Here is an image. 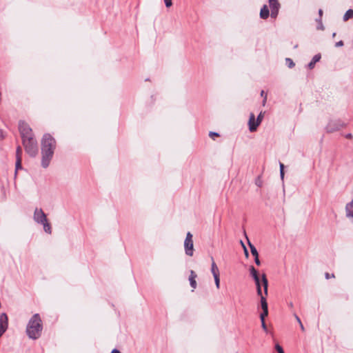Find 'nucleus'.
I'll use <instances>...</instances> for the list:
<instances>
[{
  "mask_svg": "<svg viewBox=\"0 0 353 353\" xmlns=\"http://www.w3.org/2000/svg\"><path fill=\"white\" fill-rule=\"evenodd\" d=\"M249 130L250 132H254L256 130L259 125L255 119V116L253 113H250L249 121H248Z\"/></svg>",
  "mask_w": 353,
  "mask_h": 353,
  "instance_id": "nucleus-10",
  "label": "nucleus"
},
{
  "mask_svg": "<svg viewBox=\"0 0 353 353\" xmlns=\"http://www.w3.org/2000/svg\"><path fill=\"white\" fill-rule=\"evenodd\" d=\"M250 272L251 276H252V278L254 280V282H258V279H260V278H259V273H258L257 270L254 268V266H250Z\"/></svg>",
  "mask_w": 353,
  "mask_h": 353,
  "instance_id": "nucleus-16",
  "label": "nucleus"
},
{
  "mask_svg": "<svg viewBox=\"0 0 353 353\" xmlns=\"http://www.w3.org/2000/svg\"><path fill=\"white\" fill-rule=\"evenodd\" d=\"M164 2L167 8H169L172 5V0H164Z\"/></svg>",
  "mask_w": 353,
  "mask_h": 353,
  "instance_id": "nucleus-32",
  "label": "nucleus"
},
{
  "mask_svg": "<svg viewBox=\"0 0 353 353\" xmlns=\"http://www.w3.org/2000/svg\"><path fill=\"white\" fill-rule=\"evenodd\" d=\"M197 277L196 274L194 271L190 270V276H189V281L190 286L192 288V291H194V289L196 288V278Z\"/></svg>",
  "mask_w": 353,
  "mask_h": 353,
  "instance_id": "nucleus-12",
  "label": "nucleus"
},
{
  "mask_svg": "<svg viewBox=\"0 0 353 353\" xmlns=\"http://www.w3.org/2000/svg\"><path fill=\"white\" fill-rule=\"evenodd\" d=\"M335 36H336V32H334V33L332 34V37H334Z\"/></svg>",
  "mask_w": 353,
  "mask_h": 353,
  "instance_id": "nucleus-49",
  "label": "nucleus"
},
{
  "mask_svg": "<svg viewBox=\"0 0 353 353\" xmlns=\"http://www.w3.org/2000/svg\"><path fill=\"white\" fill-rule=\"evenodd\" d=\"M256 185H257L258 186H261V184H260V183H258L257 182H256Z\"/></svg>",
  "mask_w": 353,
  "mask_h": 353,
  "instance_id": "nucleus-50",
  "label": "nucleus"
},
{
  "mask_svg": "<svg viewBox=\"0 0 353 353\" xmlns=\"http://www.w3.org/2000/svg\"><path fill=\"white\" fill-rule=\"evenodd\" d=\"M255 284L256 285V288H261V285H262L264 289L265 295V296L268 295V281L266 275L265 274H263L261 276V281L260 279H258V282H255Z\"/></svg>",
  "mask_w": 353,
  "mask_h": 353,
  "instance_id": "nucleus-8",
  "label": "nucleus"
},
{
  "mask_svg": "<svg viewBox=\"0 0 353 353\" xmlns=\"http://www.w3.org/2000/svg\"><path fill=\"white\" fill-rule=\"evenodd\" d=\"M285 63L290 68H292L295 65L294 61L290 58H286Z\"/></svg>",
  "mask_w": 353,
  "mask_h": 353,
  "instance_id": "nucleus-23",
  "label": "nucleus"
},
{
  "mask_svg": "<svg viewBox=\"0 0 353 353\" xmlns=\"http://www.w3.org/2000/svg\"><path fill=\"white\" fill-rule=\"evenodd\" d=\"M34 221L39 223L41 224L48 221L46 214L44 213L41 208H36L34 212L33 215Z\"/></svg>",
  "mask_w": 353,
  "mask_h": 353,
  "instance_id": "nucleus-6",
  "label": "nucleus"
},
{
  "mask_svg": "<svg viewBox=\"0 0 353 353\" xmlns=\"http://www.w3.org/2000/svg\"><path fill=\"white\" fill-rule=\"evenodd\" d=\"M241 245H242V246L243 248V250H245V248H246V247H245V245H244V243H243L242 241H241Z\"/></svg>",
  "mask_w": 353,
  "mask_h": 353,
  "instance_id": "nucleus-47",
  "label": "nucleus"
},
{
  "mask_svg": "<svg viewBox=\"0 0 353 353\" xmlns=\"http://www.w3.org/2000/svg\"><path fill=\"white\" fill-rule=\"evenodd\" d=\"M346 216L353 218V199L345 206Z\"/></svg>",
  "mask_w": 353,
  "mask_h": 353,
  "instance_id": "nucleus-14",
  "label": "nucleus"
},
{
  "mask_svg": "<svg viewBox=\"0 0 353 353\" xmlns=\"http://www.w3.org/2000/svg\"><path fill=\"white\" fill-rule=\"evenodd\" d=\"M270 15V11L266 5H264L261 9L260 17L263 19H267Z\"/></svg>",
  "mask_w": 353,
  "mask_h": 353,
  "instance_id": "nucleus-15",
  "label": "nucleus"
},
{
  "mask_svg": "<svg viewBox=\"0 0 353 353\" xmlns=\"http://www.w3.org/2000/svg\"><path fill=\"white\" fill-rule=\"evenodd\" d=\"M111 353H120L119 350H117V349H114Z\"/></svg>",
  "mask_w": 353,
  "mask_h": 353,
  "instance_id": "nucleus-45",
  "label": "nucleus"
},
{
  "mask_svg": "<svg viewBox=\"0 0 353 353\" xmlns=\"http://www.w3.org/2000/svg\"><path fill=\"white\" fill-rule=\"evenodd\" d=\"M279 8H274L271 9V17L272 18H276L278 15Z\"/></svg>",
  "mask_w": 353,
  "mask_h": 353,
  "instance_id": "nucleus-24",
  "label": "nucleus"
},
{
  "mask_svg": "<svg viewBox=\"0 0 353 353\" xmlns=\"http://www.w3.org/2000/svg\"><path fill=\"white\" fill-rule=\"evenodd\" d=\"M352 17H353V10L349 9L348 10L346 11V12L343 15V21H347Z\"/></svg>",
  "mask_w": 353,
  "mask_h": 353,
  "instance_id": "nucleus-18",
  "label": "nucleus"
},
{
  "mask_svg": "<svg viewBox=\"0 0 353 353\" xmlns=\"http://www.w3.org/2000/svg\"><path fill=\"white\" fill-rule=\"evenodd\" d=\"M257 294L261 297L262 295V291L261 288H257L256 289Z\"/></svg>",
  "mask_w": 353,
  "mask_h": 353,
  "instance_id": "nucleus-37",
  "label": "nucleus"
},
{
  "mask_svg": "<svg viewBox=\"0 0 353 353\" xmlns=\"http://www.w3.org/2000/svg\"><path fill=\"white\" fill-rule=\"evenodd\" d=\"M261 327L263 328V330L265 331V332H267L268 331V328H267V325L265 323V320H261Z\"/></svg>",
  "mask_w": 353,
  "mask_h": 353,
  "instance_id": "nucleus-31",
  "label": "nucleus"
},
{
  "mask_svg": "<svg viewBox=\"0 0 353 353\" xmlns=\"http://www.w3.org/2000/svg\"><path fill=\"white\" fill-rule=\"evenodd\" d=\"M261 96L262 97H263V105H265V103H266V101H267V94L265 93V92L263 90H262L261 92Z\"/></svg>",
  "mask_w": 353,
  "mask_h": 353,
  "instance_id": "nucleus-28",
  "label": "nucleus"
},
{
  "mask_svg": "<svg viewBox=\"0 0 353 353\" xmlns=\"http://www.w3.org/2000/svg\"><path fill=\"white\" fill-rule=\"evenodd\" d=\"M19 130L22 138V141L26 139L34 137L32 129L24 121H20L19 123Z\"/></svg>",
  "mask_w": 353,
  "mask_h": 353,
  "instance_id": "nucleus-4",
  "label": "nucleus"
},
{
  "mask_svg": "<svg viewBox=\"0 0 353 353\" xmlns=\"http://www.w3.org/2000/svg\"><path fill=\"white\" fill-rule=\"evenodd\" d=\"M345 126V123L340 120L330 121L326 127V130L328 132H333L344 128Z\"/></svg>",
  "mask_w": 353,
  "mask_h": 353,
  "instance_id": "nucleus-7",
  "label": "nucleus"
},
{
  "mask_svg": "<svg viewBox=\"0 0 353 353\" xmlns=\"http://www.w3.org/2000/svg\"><path fill=\"white\" fill-rule=\"evenodd\" d=\"M294 316L296 319V321H298L299 323H301V321L300 318L296 314H295Z\"/></svg>",
  "mask_w": 353,
  "mask_h": 353,
  "instance_id": "nucleus-41",
  "label": "nucleus"
},
{
  "mask_svg": "<svg viewBox=\"0 0 353 353\" xmlns=\"http://www.w3.org/2000/svg\"><path fill=\"white\" fill-rule=\"evenodd\" d=\"M184 248L185 254L188 256H192L193 255L194 245L192 234L190 232H188L186 234V238L184 241Z\"/></svg>",
  "mask_w": 353,
  "mask_h": 353,
  "instance_id": "nucleus-5",
  "label": "nucleus"
},
{
  "mask_svg": "<svg viewBox=\"0 0 353 353\" xmlns=\"http://www.w3.org/2000/svg\"><path fill=\"white\" fill-rule=\"evenodd\" d=\"M4 138L3 132L0 130V139H3Z\"/></svg>",
  "mask_w": 353,
  "mask_h": 353,
  "instance_id": "nucleus-38",
  "label": "nucleus"
},
{
  "mask_svg": "<svg viewBox=\"0 0 353 353\" xmlns=\"http://www.w3.org/2000/svg\"><path fill=\"white\" fill-rule=\"evenodd\" d=\"M325 277L326 279H329L330 278H334V274H332L330 275L328 272H326L325 274Z\"/></svg>",
  "mask_w": 353,
  "mask_h": 353,
  "instance_id": "nucleus-34",
  "label": "nucleus"
},
{
  "mask_svg": "<svg viewBox=\"0 0 353 353\" xmlns=\"http://www.w3.org/2000/svg\"><path fill=\"white\" fill-rule=\"evenodd\" d=\"M214 282H215L216 287V288L219 289L220 288L219 275L214 276Z\"/></svg>",
  "mask_w": 353,
  "mask_h": 353,
  "instance_id": "nucleus-27",
  "label": "nucleus"
},
{
  "mask_svg": "<svg viewBox=\"0 0 353 353\" xmlns=\"http://www.w3.org/2000/svg\"><path fill=\"white\" fill-rule=\"evenodd\" d=\"M41 225H42L43 226V230L44 231L48 233V234H51L52 233V229H51V225L50 224L48 223V221H46V222H44L43 223H41Z\"/></svg>",
  "mask_w": 353,
  "mask_h": 353,
  "instance_id": "nucleus-19",
  "label": "nucleus"
},
{
  "mask_svg": "<svg viewBox=\"0 0 353 353\" xmlns=\"http://www.w3.org/2000/svg\"><path fill=\"white\" fill-rule=\"evenodd\" d=\"M248 244L250 248V251H251L252 254L254 257L259 256L258 251H257L256 248L254 247V245H253L249 241H248Z\"/></svg>",
  "mask_w": 353,
  "mask_h": 353,
  "instance_id": "nucleus-21",
  "label": "nucleus"
},
{
  "mask_svg": "<svg viewBox=\"0 0 353 353\" xmlns=\"http://www.w3.org/2000/svg\"><path fill=\"white\" fill-rule=\"evenodd\" d=\"M41 319L38 314H35L28 323L26 328L27 334L30 339H37L41 336Z\"/></svg>",
  "mask_w": 353,
  "mask_h": 353,
  "instance_id": "nucleus-2",
  "label": "nucleus"
},
{
  "mask_svg": "<svg viewBox=\"0 0 353 353\" xmlns=\"http://www.w3.org/2000/svg\"><path fill=\"white\" fill-rule=\"evenodd\" d=\"M41 166L47 168L53 157L57 142L50 134H45L41 139Z\"/></svg>",
  "mask_w": 353,
  "mask_h": 353,
  "instance_id": "nucleus-1",
  "label": "nucleus"
},
{
  "mask_svg": "<svg viewBox=\"0 0 353 353\" xmlns=\"http://www.w3.org/2000/svg\"><path fill=\"white\" fill-rule=\"evenodd\" d=\"M345 137L347 139H351L352 137V134H347L345 135Z\"/></svg>",
  "mask_w": 353,
  "mask_h": 353,
  "instance_id": "nucleus-43",
  "label": "nucleus"
},
{
  "mask_svg": "<svg viewBox=\"0 0 353 353\" xmlns=\"http://www.w3.org/2000/svg\"><path fill=\"white\" fill-rule=\"evenodd\" d=\"M318 22H319V26L317 27L318 29L319 30H323L324 29V27H323V25L322 23V21H321V19H319V20L317 19L316 20Z\"/></svg>",
  "mask_w": 353,
  "mask_h": 353,
  "instance_id": "nucleus-30",
  "label": "nucleus"
},
{
  "mask_svg": "<svg viewBox=\"0 0 353 353\" xmlns=\"http://www.w3.org/2000/svg\"><path fill=\"white\" fill-rule=\"evenodd\" d=\"M254 262H255V263H256L257 265H260L261 262H260V260H259V256L254 257Z\"/></svg>",
  "mask_w": 353,
  "mask_h": 353,
  "instance_id": "nucleus-36",
  "label": "nucleus"
},
{
  "mask_svg": "<svg viewBox=\"0 0 353 353\" xmlns=\"http://www.w3.org/2000/svg\"><path fill=\"white\" fill-rule=\"evenodd\" d=\"M21 155H22V149L20 146H18L17 148V150H16V159H17V158L22 159Z\"/></svg>",
  "mask_w": 353,
  "mask_h": 353,
  "instance_id": "nucleus-25",
  "label": "nucleus"
},
{
  "mask_svg": "<svg viewBox=\"0 0 353 353\" xmlns=\"http://www.w3.org/2000/svg\"><path fill=\"white\" fill-rule=\"evenodd\" d=\"M321 58V54H315L312 61L308 63L307 67L311 70L313 69L316 63L319 62Z\"/></svg>",
  "mask_w": 353,
  "mask_h": 353,
  "instance_id": "nucleus-13",
  "label": "nucleus"
},
{
  "mask_svg": "<svg viewBox=\"0 0 353 353\" xmlns=\"http://www.w3.org/2000/svg\"><path fill=\"white\" fill-rule=\"evenodd\" d=\"M26 152L32 157H36L38 153L37 142L34 137L22 141Z\"/></svg>",
  "mask_w": 353,
  "mask_h": 353,
  "instance_id": "nucleus-3",
  "label": "nucleus"
},
{
  "mask_svg": "<svg viewBox=\"0 0 353 353\" xmlns=\"http://www.w3.org/2000/svg\"><path fill=\"white\" fill-rule=\"evenodd\" d=\"M265 112H261L256 118V122L259 125L263 120Z\"/></svg>",
  "mask_w": 353,
  "mask_h": 353,
  "instance_id": "nucleus-26",
  "label": "nucleus"
},
{
  "mask_svg": "<svg viewBox=\"0 0 353 353\" xmlns=\"http://www.w3.org/2000/svg\"><path fill=\"white\" fill-rule=\"evenodd\" d=\"M280 175H281V178L283 179L284 178V171L283 170H280Z\"/></svg>",
  "mask_w": 353,
  "mask_h": 353,
  "instance_id": "nucleus-39",
  "label": "nucleus"
},
{
  "mask_svg": "<svg viewBox=\"0 0 353 353\" xmlns=\"http://www.w3.org/2000/svg\"><path fill=\"white\" fill-rule=\"evenodd\" d=\"M276 350L278 352V353H283L284 351L281 346H280L279 344L276 345Z\"/></svg>",
  "mask_w": 353,
  "mask_h": 353,
  "instance_id": "nucleus-29",
  "label": "nucleus"
},
{
  "mask_svg": "<svg viewBox=\"0 0 353 353\" xmlns=\"http://www.w3.org/2000/svg\"><path fill=\"white\" fill-rule=\"evenodd\" d=\"M212 267H211V272L213 274V276L219 275V268H218L217 265H216L215 262L214 261L213 258H212Z\"/></svg>",
  "mask_w": 353,
  "mask_h": 353,
  "instance_id": "nucleus-17",
  "label": "nucleus"
},
{
  "mask_svg": "<svg viewBox=\"0 0 353 353\" xmlns=\"http://www.w3.org/2000/svg\"><path fill=\"white\" fill-rule=\"evenodd\" d=\"M244 253H245V256L248 258L249 256V252H248L247 248H245Z\"/></svg>",
  "mask_w": 353,
  "mask_h": 353,
  "instance_id": "nucleus-40",
  "label": "nucleus"
},
{
  "mask_svg": "<svg viewBox=\"0 0 353 353\" xmlns=\"http://www.w3.org/2000/svg\"><path fill=\"white\" fill-rule=\"evenodd\" d=\"M21 161H22V159H19V158L16 159V164H15V174H17V171H18L19 169H21V168H22V166H21Z\"/></svg>",
  "mask_w": 353,
  "mask_h": 353,
  "instance_id": "nucleus-22",
  "label": "nucleus"
},
{
  "mask_svg": "<svg viewBox=\"0 0 353 353\" xmlns=\"http://www.w3.org/2000/svg\"><path fill=\"white\" fill-rule=\"evenodd\" d=\"M319 16H320V19H321V17H322V14H323V10L321 9H320L319 10Z\"/></svg>",
  "mask_w": 353,
  "mask_h": 353,
  "instance_id": "nucleus-42",
  "label": "nucleus"
},
{
  "mask_svg": "<svg viewBox=\"0 0 353 353\" xmlns=\"http://www.w3.org/2000/svg\"><path fill=\"white\" fill-rule=\"evenodd\" d=\"M270 9L280 8V3L278 0H269Z\"/></svg>",
  "mask_w": 353,
  "mask_h": 353,
  "instance_id": "nucleus-20",
  "label": "nucleus"
},
{
  "mask_svg": "<svg viewBox=\"0 0 353 353\" xmlns=\"http://www.w3.org/2000/svg\"><path fill=\"white\" fill-rule=\"evenodd\" d=\"M8 326V318L6 313L0 315V330L6 332Z\"/></svg>",
  "mask_w": 353,
  "mask_h": 353,
  "instance_id": "nucleus-11",
  "label": "nucleus"
},
{
  "mask_svg": "<svg viewBox=\"0 0 353 353\" xmlns=\"http://www.w3.org/2000/svg\"><path fill=\"white\" fill-rule=\"evenodd\" d=\"M289 306H290V307H293V304H292V303H290L289 304Z\"/></svg>",
  "mask_w": 353,
  "mask_h": 353,
  "instance_id": "nucleus-48",
  "label": "nucleus"
},
{
  "mask_svg": "<svg viewBox=\"0 0 353 353\" xmlns=\"http://www.w3.org/2000/svg\"><path fill=\"white\" fill-rule=\"evenodd\" d=\"M299 325H300V327H301V330H302V331H304V330H305V328H304V326H303V325L302 324V323H299Z\"/></svg>",
  "mask_w": 353,
  "mask_h": 353,
  "instance_id": "nucleus-46",
  "label": "nucleus"
},
{
  "mask_svg": "<svg viewBox=\"0 0 353 353\" xmlns=\"http://www.w3.org/2000/svg\"><path fill=\"white\" fill-rule=\"evenodd\" d=\"M209 136L211 137V138H213L214 137H219V134L217 133V132H210V134H209Z\"/></svg>",
  "mask_w": 353,
  "mask_h": 353,
  "instance_id": "nucleus-35",
  "label": "nucleus"
},
{
  "mask_svg": "<svg viewBox=\"0 0 353 353\" xmlns=\"http://www.w3.org/2000/svg\"><path fill=\"white\" fill-rule=\"evenodd\" d=\"M261 305L263 312L260 314V319L261 320H265V318L268 315V307L266 298L264 296H261Z\"/></svg>",
  "mask_w": 353,
  "mask_h": 353,
  "instance_id": "nucleus-9",
  "label": "nucleus"
},
{
  "mask_svg": "<svg viewBox=\"0 0 353 353\" xmlns=\"http://www.w3.org/2000/svg\"><path fill=\"white\" fill-rule=\"evenodd\" d=\"M284 170V165L281 163H280V170Z\"/></svg>",
  "mask_w": 353,
  "mask_h": 353,
  "instance_id": "nucleus-44",
  "label": "nucleus"
},
{
  "mask_svg": "<svg viewBox=\"0 0 353 353\" xmlns=\"http://www.w3.org/2000/svg\"><path fill=\"white\" fill-rule=\"evenodd\" d=\"M343 45H344L343 41H339L335 43V47H336V48L342 47V46H343Z\"/></svg>",
  "mask_w": 353,
  "mask_h": 353,
  "instance_id": "nucleus-33",
  "label": "nucleus"
}]
</instances>
